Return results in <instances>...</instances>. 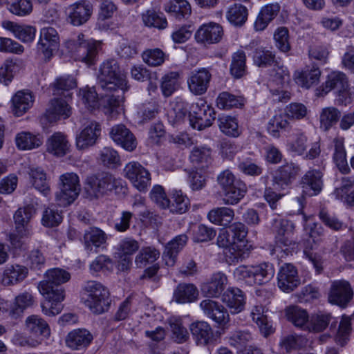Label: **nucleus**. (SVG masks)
<instances>
[{
  "label": "nucleus",
  "mask_w": 354,
  "mask_h": 354,
  "mask_svg": "<svg viewBox=\"0 0 354 354\" xmlns=\"http://www.w3.org/2000/svg\"><path fill=\"white\" fill-rule=\"evenodd\" d=\"M44 279L38 284V290L45 299L41 304L43 313L47 316H55L64 308L65 289L63 285L66 281V272L60 268L48 270Z\"/></svg>",
  "instance_id": "1"
},
{
  "label": "nucleus",
  "mask_w": 354,
  "mask_h": 354,
  "mask_svg": "<svg viewBox=\"0 0 354 354\" xmlns=\"http://www.w3.org/2000/svg\"><path fill=\"white\" fill-rule=\"evenodd\" d=\"M231 234L226 229L220 230L217 245L224 248V255L229 263L237 261L245 251L249 250L250 246L246 239L248 231L241 223H235L230 227Z\"/></svg>",
  "instance_id": "2"
},
{
  "label": "nucleus",
  "mask_w": 354,
  "mask_h": 354,
  "mask_svg": "<svg viewBox=\"0 0 354 354\" xmlns=\"http://www.w3.org/2000/svg\"><path fill=\"white\" fill-rule=\"evenodd\" d=\"M35 214V210L30 206L19 208L13 216L15 230L10 234L9 241L15 249L25 250L28 248L32 234L30 221Z\"/></svg>",
  "instance_id": "3"
},
{
  "label": "nucleus",
  "mask_w": 354,
  "mask_h": 354,
  "mask_svg": "<svg viewBox=\"0 0 354 354\" xmlns=\"http://www.w3.org/2000/svg\"><path fill=\"white\" fill-rule=\"evenodd\" d=\"M83 102L89 109H95L101 107L109 118L116 119L118 115L124 113L123 98L120 95H106L100 99L97 97L94 88H84L80 92Z\"/></svg>",
  "instance_id": "4"
},
{
  "label": "nucleus",
  "mask_w": 354,
  "mask_h": 354,
  "mask_svg": "<svg viewBox=\"0 0 354 354\" xmlns=\"http://www.w3.org/2000/svg\"><path fill=\"white\" fill-rule=\"evenodd\" d=\"M54 98L49 103L45 113L41 117L40 122L44 128L54 124L66 113L65 91L66 79L57 78L50 86Z\"/></svg>",
  "instance_id": "5"
},
{
  "label": "nucleus",
  "mask_w": 354,
  "mask_h": 354,
  "mask_svg": "<svg viewBox=\"0 0 354 354\" xmlns=\"http://www.w3.org/2000/svg\"><path fill=\"white\" fill-rule=\"evenodd\" d=\"M97 80L104 91L121 90L123 93L128 88L126 74L114 59L105 61L100 65Z\"/></svg>",
  "instance_id": "6"
},
{
  "label": "nucleus",
  "mask_w": 354,
  "mask_h": 354,
  "mask_svg": "<svg viewBox=\"0 0 354 354\" xmlns=\"http://www.w3.org/2000/svg\"><path fill=\"white\" fill-rule=\"evenodd\" d=\"M82 300L93 313L100 314L108 309L109 292L101 283L88 281L82 289Z\"/></svg>",
  "instance_id": "7"
},
{
  "label": "nucleus",
  "mask_w": 354,
  "mask_h": 354,
  "mask_svg": "<svg viewBox=\"0 0 354 354\" xmlns=\"http://www.w3.org/2000/svg\"><path fill=\"white\" fill-rule=\"evenodd\" d=\"M274 273L272 264L261 263L257 265L239 266L234 271V276L237 280L253 286L268 283L272 279Z\"/></svg>",
  "instance_id": "8"
},
{
  "label": "nucleus",
  "mask_w": 354,
  "mask_h": 354,
  "mask_svg": "<svg viewBox=\"0 0 354 354\" xmlns=\"http://www.w3.org/2000/svg\"><path fill=\"white\" fill-rule=\"evenodd\" d=\"M273 221V227L279 236L272 253L282 258L292 254L297 248V244L290 239L295 227L292 223L281 219L279 216L274 218Z\"/></svg>",
  "instance_id": "9"
},
{
  "label": "nucleus",
  "mask_w": 354,
  "mask_h": 354,
  "mask_svg": "<svg viewBox=\"0 0 354 354\" xmlns=\"http://www.w3.org/2000/svg\"><path fill=\"white\" fill-rule=\"evenodd\" d=\"M270 71L268 87L274 100H286L290 98V93L283 90V86L288 82L290 73L286 66L279 62H276Z\"/></svg>",
  "instance_id": "10"
},
{
  "label": "nucleus",
  "mask_w": 354,
  "mask_h": 354,
  "mask_svg": "<svg viewBox=\"0 0 354 354\" xmlns=\"http://www.w3.org/2000/svg\"><path fill=\"white\" fill-rule=\"evenodd\" d=\"M215 111L204 100L199 99L190 106L189 124L193 129L203 130L212 126L215 120Z\"/></svg>",
  "instance_id": "11"
},
{
  "label": "nucleus",
  "mask_w": 354,
  "mask_h": 354,
  "mask_svg": "<svg viewBox=\"0 0 354 354\" xmlns=\"http://www.w3.org/2000/svg\"><path fill=\"white\" fill-rule=\"evenodd\" d=\"M118 181L111 175L91 176L87 178L84 191L87 197L97 198L117 187Z\"/></svg>",
  "instance_id": "12"
},
{
  "label": "nucleus",
  "mask_w": 354,
  "mask_h": 354,
  "mask_svg": "<svg viewBox=\"0 0 354 354\" xmlns=\"http://www.w3.org/2000/svg\"><path fill=\"white\" fill-rule=\"evenodd\" d=\"M313 227L309 229L307 225H304V229L309 233V238L304 243V254L313 265L317 273L321 272L323 269L324 261L322 257L313 250L316 249L318 242L321 241L319 231L320 227H317V225L313 223Z\"/></svg>",
  "instance_id": "13"
},
{
  "label": "nucleus",
  "mask_w": 354,
  "mask_h": 354,
  "mask_svg": "<svg viewBox=\"0 0 354 354\" xmlns=\"http://www.w3.org/2000/svg\"><path fill=\"white\" fill-rule=\"evenodd\" d=\"M124 176L139 192H146L151 185L149 171L138 162H130L124 168Z\"/></svg>",
  "instance_id": "14"
},
{
  "label": "nucleus",
  "mask_w": 354,
  "mask_h": 354,
  "mask_svg": "<svg viewBox=\"0 0 354 354\" xmlns=\"http://www.w3.org/2000/svg\"><path fill=\"white\" fill-rule=\"evenodd\" d=\"M59 37L57 30L52 27L41 29L37 50L39 55L46 61H49L53 52L59 48Z\"/></svg>",
  "instance_id": "15"
},
{
  "label": "nucleus",
  "mask_w": 354,
  "mask_h": 354,
  "mask_svg": "<svg viewBox=\"0 0 354 354\" xmlns=\"http://www.w3.org/2000/svg\"><path fill=\"white\" fill-rule=\"evenodd\" d=\"M138 241L131 238L121 240L117 245L115 254L118 259V271L128 270L132 264V256L138 250Z\"/></svg>",
  "instance_id": "16"
},
{
  "label": "nucleus",
  "mask_w": 354,
  "mask_h": 354,
  "mask_svg": "<svg viewBox=\"0 0 354 354\" xmlns=\"http://www.w3.org/2000/svg\"><path fill=\"white\" fill-rule=\"evenodd\" d=\"M200 307L205 315L219 327L227 328L230 319V315L227 310L221 304L211 299H205L201 302Z\"/></svg>",
  "instance_id": "17"
},
{
  "label": "nucleus",
  "mask_w": 354,
  "mask_h": 354,
  "mask_svg": "<svg viewBox=\"0 0 354 354\" xmlns=\"http://www.w3.org/2000/svg\"><path fill=\"white\" fill-rule=\"evenodd\" d=\"M353 290L346 280L333 281L328 294V301L341 307H344L353 297Z\"/></svg>",
  "instance_id": "18"
},
{
  "label": "nucleus",
  "mask_w": 354,
  "mask_h": 354,
  "mask_svg": "<svg viewBox=\"0 0 354 354\" xmlns=\"http://www.w3.org/2000/svg\"><path fill=\"white\" fill-rule=\"evenodd\" d=\"M278 286L283 292H290L301 283L297 269L291 263L281 266L277 274Z\"/></svg>",
  "instance_id": "19"
},
{
  "label": "nucleus",
  "mask_w": 354,
  "mask_h": 354,
  "mask_svg": "<svg viewBox=\"0 0 354 354\" xmlns=\"http://www.w3.org/2000/svg\"><path fill=\"white\" fill-rule=\"evenodd\" d=\"M28 268L21 264H8L0 272V284L12 286L24 281L28 276Z\"/></svg>",
  "instance_id": "20"
},
{
  "label": "nucleus",
  "mask_w": 354,
  "mask_h": 354,
  "mask_svg": "<svg viewBox=\"0 0 354 354\" xmlns=\"http://www.w3.org/2000/svg\"><path fill=\"white\" fill-rule=\"evenodd\" d=\"M84 37V36L82 34L78 36L80 46L78 50L79 55L77 59L87 66H91L95 63L97 54L102 49V41L91 39L86 42H83Z\"/></svg>",
  "instance_id": "21"
},
{
  "label": "nucleus",
  "mask_w": 354,
  "mask_h": 354,
  "mask_svg": "<svg viewBox=\"0 0 354 354\" xmlns=\"http://www.w3.org/2000/svg\"><path fill=\"white\" fill-rule=\"evenodd\" d=\"M223 36V27L215 22L203 24L195 33V39L197 42L208 44L219 42Z\"/></svg>",
  "instance_id": "22"
},
{
  "label": "nucleus",
  "mask_w": 354,
  "mask_h": 354,
  "mask_svg": "<svg viewBox=\"0 0 354 354\" xmlns=\"http://www.w3.org/2000/svg\"><path fill=\"white\" fill-rule=\"evenodd\" d=\"M212 75L206 68L194 70L187 77V86L189 91L196 95L204 94L209 86Z\"/></svg>",
  "instance_id": "23"
},
{
  "label": "nucleus",
  "mask_w": 354,
  "mask_h": 354,
  "mask_svg": "<svg viewBox=\"0 0 354 354\" xmlns=\"http://www.w3.org/2000/svg\"><path fill=\"white\" fill-rule=\"evenodd\" d=\"M108 240V235L100 228L91 227L85 230L83 243L85 250L89 253H96L103 248Z\"/></svg>",
  "instance_id": "24"
},
{
  "label": "nucleus",
  "mask_w": 354,
  "mask_h": 354,
  "mask_svg": "<svg viewBox=\"0 0 354 354\" xmlns=\"http://www.w3.org/2000/svg\"><path fill=\"white\" fill-rule=\"evenodd\" d=\"M189 329L198 345L212 346L214 344L216 338L211 326L207 322H193Z\"/></svg>",
  "instance_id": "25"
},
{
  "label": "nucleus",
  "mask_w": 354,
  "mask_h": 354,
  "mask_svg": "<svg viewBox=\"0 0 354 354\" xmlns=\"http://www.w3.org/2000/svg\"><path fill=\"white\" fill-rule=\"evenodd\" d=\"M101 134V127L95 121L87 122L76 137L77 148L84 149L93 145Z\"/></svg>",
  "instance_id": "26"
},
{
  "label": "nucleus",
  "mask_w": 354,
  "mask_h": 354,
  "mask_svg": "<svg viewBox=\"0 0 354 354\" xmlns=\"http://www.w3.org/2000/svg\"><path fill=\"white\" fill-rule=\"evenodd\" d=\"M222 301L229 308L231 314L235 315L245 310L246 296L238 288H229L223 295Z\"/></svg>",
  "instance_id": "27"
},
{
  "label": "nucleus",
  "mask_w": 354,
  "mask_h": 354,
  "mask_svg": "<svg viewBox=\"0 0 354 354\" xmlns=\"http://www.w3.org/2000/svg\"><path fill=\"white\" fill-rule=\"evenodd\" d=\"M110 138L117 145L127 151H132L137 142L133 133L123 124L114 125L109 132Z\"/></svg>",
  "instance_id": "28"
},
{
  "label": "nucleus",
  "mask_w": 354,
  "mask_h": 354,
  "mask_svg": "<svg viewBox=\"0 0 354 354\" xmlns=\"http://www.w3.org/2000/svg\"><path fill=\"white\" fill-rule=\"evenodd\" d=\"M1 27L11 32L14 37L23 43H32L35 38L37 29L35 26L6 20L2 21Z\"/></svg>",
  "instance_id": "29"
},
{
  "label": "nucleus",
  "mask_w": 354,
  "mask_h": 354,
  "mask_svg": "<svg viewBox=\"0 0 354 354\" xmlns=\"http://www.w3.org/2000/svg\"><path fill=\"white\" fill-rule=\"evenodd\" d=\"M164 10L179 21L188 19L192 13V5L187 0H167Z\"/></svg>",
  "instance_id": "30"
},
{
  "label": "nucleus",
  "mask_w": 354,
  "mask_h": 354,
  "mask_svg": "<svg viewBox=\"0 0 354 354\" xmlns=\"http://www.w3.org/2000/svg\"><path fill=\"white\" fill-rule=\"evenodd\" d=\"M298 172L299 167L292 162L280 167L274 176L273 189L278 191L286 189Z\"/></svg>",
  "instance_id": "31"
},
{
  "label": "nucleus",
  "mask_w": 354,
  "mask_h": 354,
  "mask_svg": "<svg viewBox=\"0 0 354 354\" xmlns=\"http://www.w3.org/2000/svg\"><path fill=\"white\" fill-rule=\"evenodd\" d=\"M35 97L32 92L28 90H20L12 97V111L17 116L24 115L32 106Z\"/></svg>",
  "instance_id": "32"
},
{
  "label": "nucleus",
  "mask_w": 354,
  "mask_h": 354,
  "mask_svg": "<svg viewBox=\"0 0 354 354\" xmlns=\"http://www.w3.org/2000/svg\"><path fill=\"white\" fill-rule=\"evenodd\" d=\"M320 75L319 68L313 66L296 71L293 75V79L299 86L308 89L318 83Z\"/></svg>",
  "instance_id": "33"
},
{
  "label": "nucleus",
  "mask_w": 354,
  "mask_h": 354,
  "mask_svg": "<svg viewBox=\"0 0 354 354\" xmlns=\"http://www.w3.org/2000/svg\"><path fill=\"white\" fill-rule=\"evenodd\" d=\"M279 11L280 6L277 3H267L262 6L254 21V29L257 31L265 30Z\"/></svg>",
  "instance_id": "34"
},
{
  "label": "nucleus",
  "mask_w": 354,
  "mask_h": 354,
  "mask_svg": "<svg viewBox=\"0 0 354 354\" xmlns=\"http://www.w3.org/2000/svg\"><path fill=\"white\" fill-rule=\"evenodd\" d=\"M187 241V236L180 234L167 244L162 255V259L166 266L169 267L174 266L178 253L186 245Z\"/></svg>",
  "instance_id": "35"
},
{
  "label": "nucleus",
  "mask_w": 354,
  "mask_h": 354,
  "mask_svg": "<svg viewBox=\"0 0 354 354\" xmlns=\"http://www.w3.org/2000/svg\"><path fill=\"white\" fill-rule=\"evenodd\" d=\"M322 175L317 170L308 171L302 178L301 187L306 195L315 196L318 194L322 188Z\"/></svg>",
  "instance_id": "36"
},
{
  "label": "nucleus",
  "mask_w": 354,
  "mask_h": 354,
  "mask_svg": "<svg viewBox=\"0 0 354 354\" xmlns=\"http://www.w3.org/2000/svg\"><path fill=\"white\" fill-rule=\"evenodd\" d=\"M93 13V6L86 1L76 3L71 6L70 19L74 26L86 22Z\"/></svg>",
  "instance_id": "37"
},
{
  "label": "nucleus",
  "mask_w": 354,
  "mask_h": 354,
  "mask_svg": "<svg viewBox=\"0 0 354 354\" xmlns=\"http://www.w3.org/2000/svg\"><path fill=\"white\" fill-rule=\"evenodd\" d=\"M250 8L248 4L234 3L230 5L226 11L227 20L235 26H241L245 23L248 17Z\"/></svg>",
  "instance_id": "38"
},
{
  "label": "nucleus",
  "mask_w": 354,
  "mask_h": 354,
  "mask_svg": "<svg viewBox=\"0 0 354 354\" xmlns=\"http://www.w3.org/2000/svg\"><path fill=\"white\" fill-rule=\"evenodd\" d=\"M26 328L30 334L39 339L47 338L50 333L46 322L38 315L28 316L26 319Z\"/></svg>",
  "instance_id": "39"
},
{
  "label": "nucleus",
  "mask_w": 354,
  "mask_h": 354,
  "mask_svg": "<svg viewBox=\"0 0 354 354\" xmlns=\"http://www.w3.org/2000/svg\"><path fill=\"white\" fill-rule=\"evenodd\" d=\"M198 297L197 288L192 283H180L174 291L173 299L178 304L195 301Z\"/></svg>",
  "instance_id": "40"
},
{
  "label": "nucleus",
  "mask_w": 354,
  "mask_h": 354,
  "mask_svg": "<svg viewBox=\"0 0 354 354\" xmlns=\"http://www.w3.org/2000/svg\"><path fill=\"white\" fill-rule=\"evenodd\" d=\"M245 103L243 96L235 95L227 91L220 93L216 99L217 108L222 110L242 108Z\"/></svg>",
  "instance_id": "41"
},
{
  "label": "nucleus",
  "mask_w": 354,
  "mask_h": 354,
  "mask_svg": "<svg viewBox=\"0 0 354 354\" xmlns=\"http://www.w3.org/2000/svg\"><path fill=\"white\" fill-rule=\"evenodd\" d=\"M227 282L226 276L221 272H217L212 275L209 282L202 286L201 290L207 296L218 297L223 290Z\"/></svg>",
  "instance_id": "42"
},
{
  "label": "nucleus",
  "mask_w": 354,
  "mask_h": 354,
  "mask_svg": "<svg viewBox=\"0 0 354 354\" xmlns=\"http://www.w3.org/2000/svg\"><path fill=\"white\" fill-rule=\"evenodd\" d=\"M333 89L339 95H344V93L347 92L348 82L344 73L335 71L328 75L323 90L327 93Z\"/></svg>",
  "instance_id": "43"
},
{
  "label": "nucleus",
  "mask_w": 354,
  "mask_h": 354,
  "mask_svg": "<svg viewBox=\"0 0 354 354\" xmlns=\"http://www.w3.org/2000/svg\"><path fill=\"white\" fill-rule=\"evenodd\" d=\"M250 338V334L236 331L229 337L228 342L232 346L237 349V352L245 353V354H253L254 352H259L257 348L248 344Z\"/></svg>",
  "instance_id": "44"
},
{
  "label": "nucleus",
  "mask_w": 354,
  "mask_h": 354,
  "mask_svg": "<svg viewBox=\"0 0 354 354\" xmlns=\"http://www.w3.org/2000/svg\"><path fill=\"white\" fill-rule=\"evenodd\" d=\"M285 316L295 327L306 330L310 318L306 310L297 306H290L285 309Z\"/></svg>",
  "instance_id": "45"
},
{
  "label": "nucleus",
  "mask_w": 354,
  "mask_h": 354,
  "mask_svg": "<svg viewBox=\"0 0 354 354\" xmlns=\"http://www.w3.org/2000/svg\"><path fill=\"white\" fill-rule=\"evenodd\" d=\"M16 145L19 149L30 150L39 147L43 143V137L37 133L22 131L15 138Z\"/></svg>",
  "instance_id": "46"
},
{
  "label": "nucleus",
  "mask_w": 354,
  "mask_h": 354,
  "mask_svg": "<svg viewBox=\"0 0 354 354\" xmlns=\"http://www.w3.org/2000/svg\"><path fill=\"white\" fill-rule=\"evenodd\" d=\"M93 340V335L86 329H76L68 335V346L79 349L87 346Z\"/></svg>",
  "instance_id": "47"
},
{
  "label": "nucleus",
  "mask_w": 354,
  "mask_h": 354,
  "mask_svg": "<svg viewBox=\"0 0 354 354\" xmlns=\"http://www.w3.org/2000/svg\"><path fill=\"white\" fill-rule=\"evenodd\" d=\"M66 140L64 133H54L46 142V149L50 153L57 156H64L66 153Z\"/></svg>",
  "instance_id": "48"
},
{
  "label": "nucleus",
  "mask_w": 354,
  "mask_h": 354,
  "mask_svg": "<svg viewBox=\"0 0 354 354\" xmlns=\"http://www.w3.org/2000/svg\"><path fill=\"white\" fill-rule=\"evenodd\" d=\"M251 317L257 324L261 333L267 336L274 330L272 324L265 315V310L262 306H256L251 310Z\"/></svg>",
  "instance_id": "49"
},
{
  "label": "nucleus",
  "mask_w": 354,
  "mask_h": 354,
  "mask_svg": "<svg viewBox=\"0 0 354 354\" xmlns=\"http://www.w3.org/2000/svg\"><path fill=\"white\" fill-rule=\"evenodd\" d=\"M189 158L195 169L204 170L211 160L210 149L205 147H195L192 151Z\"/></svg>",
  "instance_id": "50"
},
{
  "label": "nucleus",
  "mask_w": 354,
  "mask_h": 354,
  "mask_svg": "<svg viewBox=\"0 0 354 354\" xmlns=\"http://www.w3.org/2000/svg\"><path fill=\"white\" fill-rule=\"evenodd\" d=\"M234 216V210L225 207L214 209L207 215L211 223L219 225H227L232 221Z\"/></svg>",
  "instance_id": "51"
},
{
  "label": "nucleus",
  "mask_w": 354,
  "mask_h": 354,
  "mask_svg": "<svg viewBox=\"0 0 354 354\" xmlns=\"http://www.w3.org/2000/svg\"><path fill=\"white\" fill-rule=\"evenodd\" d=\"M333 319V317L328 313H319L312 315L306 326V330L313 333L322 332L327 328Z\"/></svg>",
  "instance_id": "52"
},
{
  "label": "nucleus",
  "mask_w": 354,
  "mask_h": 354,
  "mask_svg": "<svg viewBox=\"0 0 354 354\" xmlns=\"http://www.w3.org/2000/svg\"><path fill=\"white\" fill-rule=\"evenodd\" d=\"M160 87L163 96H171L180 87L179 73L169 72L164 75L161 77Z\"/></svg>",
  "instance_id": "53"
},
{
  "label": "nucleus",
  "mask_w": 354,
  "mask_h": 354,
  "mask_svg": "<svg viewBox=\"0 0 354 354\" xmlns=\"http://www.w3.org/2000/svg\"><path fill=\"white\" fill-rule=\"evenodd\" d=\"M334 143V153H333V160L339 169L342 173H346L348 171L349 168L347 164L346 160V152L344 147V138H337L333 141Z\"/></svg>",
  "instance_id": "54"
},
{
  "label": "nucleus",
  "mask_w": 354,
  "mask_h": 354,
  "mask_svg": "<svg viewBox=\"0 0 354 354\" xmlns=\"http://www.w3.org/2000/svg\"><path fill=\"white\" fill-rule=\"evenodd\" d=\"M247 189L243 182H237L230 188L223 192V200L225 204L236 205L245 196Z\"/></svg>",
  "instance_id": "55"
},
{
  "label": "nucleus",
  "mask_w": 354,
  "mask_h": 354,
  "mask_svg": "<svg viewBox=\"0 0 354 354\" xmlns=\"http://www.w3.org/2000/svg\"><path fill=\"white\" fill-rule=\"evenodd\" d=\"M168 323L171 333V337L174 342L183 343L189 339V334L187 328L183 326L180 317H171L169 319Z\"/></svg>",
  "instance_id": "56"
},
{
  "label": "nucleus",
  "mask_w": 354,
  "mask_h": 354,
  "mask_svg": "<svg viewBox=\"0 0 354 354\" xmlns=\"http://www.w3.org/2000/svg\"><path fill=\"white\" fill-rule=\"evenodd\" d=\"M170 196L172 198V203H169V209L170 212L183 214L189 207V199L182 190L173 189L170 191Z\"/></svg>",
  "instance_id": "57"
},
{
  "label": "nucleus",
  "mask_w": 354,
  "mask_h": 354,
  "mask_svg": "<svg viewBox=\"0 0 354 354\" xmlns=\"http://www.w3.org/2000/svg\"><path fill=\"white\" fill-rule=\"evenodd\" d=\"M143 62L150 67H158L168 59V55L160 48H149L142 54Z\"/></svg>",
  "instance_id": "58"
},
{
  "label": "nucleus",
  "mask_w": 354,
  "mask_h": 354,
  "mask_svg": "<svg viewBox=\"0 0 354 354\" xmlns=\"http://www.w3.org/2000/svg\"><path fill=\"white\" fill-rule=\"evenodd\" d=\"M30 182L33 187L44 196L50 192V186L46 173L41 169L36 168L30 170Z\"/></svg>",
  "instance_id": "59"
},
{
  "label": "nucleus",
  "mask_w": 354,
  "mask_h": 354,
  "mask_svg": "<svg viewBox=\"0 0 354 354\" xmlns=\"http://www.w3.org/2000/svg\"><path fill=\"white\" fill-rule=\"evenodd\" d=\"M113 269L112 260L103 254L97 256L89 265L90 273L93 276H97L100 272H110Z\"/></svg>",
  "instance_id": "60"
},
{
  "label": "nucleus",
  "mask_w": 354,
  "mask_h": 354,
  "mask_svg": "<svg viewBox=\"0 0 354 354\" xmlns=\"http://www.w3.org/2000/svg\"><path fill=\"white\" fill-rule=\"evenodd\" d=\"M307 344L308 340L304 337L290 335L281 340L279 346L282 352L290 353L306 346Z\"/></svg>",
  "instance_id": "61"
},
{
  "label": "nucleus",
  "mask_w": 354,
  "mask_h": 354,
  "mask_svg": "<svg viewBox=\"0 0 354 354\" xmlns=\"http://www.w3.org/2000/svg\"><path fill=\"white\" fill-rule=\"evenodd\" d=\"M339 111L335 107H325L319 114L320 127L325 131L330 129L338 121Z\"/></svg>",
  "instance_id": "62"
},
{
  "label": "nucleus",
  "mask_w": 354,
  "mask_h": 354,
  "mask_svg": "<svg viewBox=\"0 0 354 354\" xmlns=\"http://www.w3.org/2000/svg\"><path fill=\"white\" fill-rule=\"evenodd\" d=\"M218 127L220 130L228 136L237 137L241 133L236 118L230 115L220 117L218 119Z\"/></svg>",
  "instance_id": "63"
},
{
  "label": "nucleus",
  "mask_w": 354,
  "mask_h": 354,
  "mask_svg": "<svg viewBox=\"0 0 354 354\" xmlns=\"http://www.w3.org/2000/svg\"><path fill=\"white\" fill-rule=\"evenodd\" d=\"M160 257V252L154 248H142L136 257L135 263L138 267L144 268L153 264Z\"/></svg>",
  "instance_id": "64"
}]
</instances>
